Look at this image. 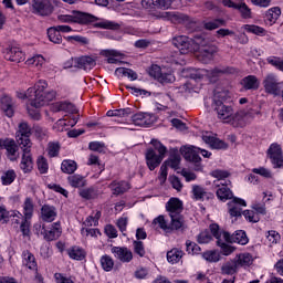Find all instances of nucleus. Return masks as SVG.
I'll list each match as a JSON object with an SVG mask.
<instances>
[{
  "label": "nucleus",
  "instance_id": "nucleus-59",
  "mask_svg": "<svg viewBox=\"0 0 283 283\" xmlns=\"http://www.w3.org/2000/svg\"><path fill=\"white\" fill-rule=\"evenodd\" d=\"M36 166L40 174H48L50 169V165L48 164V159L43 156H39L36 159Z\"/></svg>",
  "mask_w": 283,
  "mask_h": 283
},
{
  "label": "nucleus",
  "instance_id": "nucleus-64",
  "mask_svg": "<svg viewBox=\"0 0 283 283\" xmlns=\"http://www.w3.org/2000/svg\"><path fill=\"white\" fill-rule=\"evenodd\" d=\"M242 216L248 222H252L253 224L258 223L260 220V216H258L253 210H244Z\"/></svg>",
  "mask_w": 283,
  "mask_h": 283
},
{
  "label": "nucleus",
  "instance_id": "nucleus-5",
  "mask_svg": "<svg viewBox=\"0 0 283 283\" xmlns=\"http://www.w3.org/2000/svg\"><path fill=\"white\" fill-rule=\"evenodd\" d=\"M30 136H32V128L30 125L25 122L20 123L15 133V140L19 147H32Z\"/></svg>",
  "mask_w": 283,
  "mask_h": 283
},
{
  "label": "nucleus",
  "instance_id": "nucleus-4",
  "mask_svg": "<svg viewBox=\"0 0 283 283\" xmlns=\"http://www.w3.org/2000/svg\"><path fill=\"white\" fill-rule=\"evenodd\" d=\"M195 43L199 45V59L202 63L213 61V56L218 53V46H216V44L210 43L207 38H197Z\"/></svg>",
  "mask_w": 283,
  "mask_h": 283
},
{
  "label": "nucleus",
  "instance_id": "nucleus-33",
  "mask_svg": "<svg viewBox=\"0 0 283 283\" xmlns=\"http://www.w3.org/2000/svg\"><path fill=\"white\" fill-rule=\"evenodd\" d=\"M205 143L211 147V149H228L229 144L224 140L213 137V136H203Z\"/></svg>",
  "mask_w": 283,
  "mask_h": 283
},
{
  "label": "nucleus",
  "instance_id": "nucleus-10",
  "mask_svg": "<svg viewBox=\"0 0 283 283\" xmlns=\"http://www.w3.org/2000/svg\"><path fill=\"white\" fill-rule=\"evenodd\" d=\"M22 157L20 161V169L23 174H32L34 169V159L32 158V146H21Z\"/></svg>",
  "mask_w": 283,
  "mask_h": 283
},
{
  "label": "nucleus",
  "instance_id": "nucleus-22",
  "mask_svg": "<svg viewBox=\"0 0 283 283\" xmlns=\"http://www.w3.org/2000/svg\"><path fill=\"white\" fill-rule=\"evenodd\" d=\"M133 125L137 127H149L154 124L149 113H137L132 116Z\"/></svg>",
  "mask_w": 283,
  "mask_h": 283
},
{
  "label": "nucleus",
  "instance_id": "nucleus-12",
  "mask_svg": "<svg viewBox=\"0 0 283 283\" xmlns=\"http://www.w3.org/2000/svg\"><path fill=\"white\" fill-rule=\"evenodd\" d=\"M150 76L156 78L158 83H161V85H167L169 83L176 82V76L174 73H163V70L158 65H153L149 71Z\"/></svg>",
  "mask_w": 283,
  "mask_h": 283
},
{
  "label": "nucleus",
  "instance_id": "nucleus-35",
  "mask_svg": "<svg viewBox=\"0 0 283 283\" xmlns=\"http://www.w3.org/2000/svg\"><path fill=\"white\" fill-rule=\"evenodd\" d=\"M22 213H23V219L24 220H32V216H34V201L32 198L27 197L24 199V202L22 205Z\"/></svg>",
  "mask_w": 283,
  "mask_h": 283
},
{
  "label": "nucleus",
  "instance_id": "nucleus-37",
  "mask_svg": "<svg viewBox=\"0 0 283 283\" xmlns=\"http://www.w3.org/2000/svg\"><path fill=\"white\" fill-rule=\"evenodd\" d=\"M154 224H158V227L161 228L163 231H166V233H170V231H176V228H174L172 226V219H170L169 224L167 223V219H165V216L163 214L154 219Z\"/></svg>",
  "mask_w": 283,
  "mask_h": 283
},
{
  "label": "nucleus",
  "instance_id": "nucleus-38",
  "mask_svg": "<svg viewBox=\"0 0 283 283\" xmlns=\"http://www.w3.org/2000/svg\"><path fill=\"white\" fill-rule=\"evenodd\" d=\"M67 182L74 189H81L82 187H85V185H87V180H85V177H83L82 175L69 176L67 177Z\"/></svg>",
  "mask_w": 283,
  "mask_h": 283
},
{
  "label": "nucleus",
  "instance_id": "nucleus-20",
  "mask_svg": "<svg viewBox=\"0 0 283 283\" xmlns=\"http://www.w3.org/2000/svg\"><path fill=\"white\" fill-rule=\"evenodd\" d=\"M73 63L75 65V67H78L80 70H94V67H96V60L92 56H81V57H75L73 60Z\"/></svg>",
  "mask_w": 283,
  "mask_h": 283
},
{
  "label": "nucleus",
  "instance_id": "nucleus-40",
  "mask_svg": "<svg viewBox=\"0 0 283 283\" xmlns=\"http://www.w3.org/2000/svg\"><path fill=\"white\" fill-rule=\"evenodd\" d=\"M0 180L3 187H9V185H12V182L17 180V171H14V169L6 170L2 172Z\"/></svg>",
  "mask_w": 283,
  "mask_h": 283
},
{
  "label": "nucleus",
  "instance_id": "nucleus-60",
  "mask_svg": "<svg viewBox=\"0 0 283 283\" xmlns=\"http://www.w3.org/2000/svg\"><path fill=\"white\" fill-rule=\"evenodd\" d=\"M202 258L207 262H220V253L216 250L203 252Z\"/></svg>",
  "mask_w": 283,
  "mask_h": 283
},
{
  "label": "nucleus",
  "instance_id": "nucleus-23",
  "mask_svg": "<svg viewBox=\"0 0 283 283\" xmlns=\"http://www.w3.org/2000/svg\"><path fill=\"white\" fill-rule=\"evenodd\" d=\"M4 59L13 63H21V61L25 60L23 51L17 46L7 49L4 53Z\"/></svg>",
  "mask_w": 283,
  "mask_h": 283
},
{
  "label": "nucleus",
  "instance_id": "nucleus-55",
  "mask_svg": "<svg viewBox=\"0 0 283 283\" xmlns=\"http://www.w3.org/2000/svg\"><path fill=\"white\" fill-rule=\"evenodd\" d=\"M80 196L84 198V200H94L98 198V191L94 188H86L80 192Z\"/></svg>",
  "mask_w": 283,
  "mask_h": 283
},
{
  "label": "nucleus",
  "instance_id": "nucleus-56",
  "mask_svg": "<svg viewBox=\"0 0 283 283\" xmlns=\"http://www.w3.org/2000/svg\"><path fill=\"white\" fill-rule=\"evenodd\" d=\"M226 21L223 19H214L212 21L203 22L205 30H218L221 25H224Z\"/></svg>",
  "mask_w": 283,
  "mask_h": 283
},
{
  "label": "nucleus",
  "instance_id": "nucleus-36",
  "mask_svg": "<svg viewBox=\"0 0 283 283\" xmlns=\"http://www.w3.org/2000/svg\"><path fill=\"white\" fill-rule=\"evenodd\" d=\"M109 188L113 191L114 196H120V193H125L129 189V182L127 181H113L109 185Z\"/></svg>",
  "mask_w": 283,
  "mask_h": 283
},
{
  "label": "nucleus",
  "instance_id": "nucleus-61",
  "mask_svg": "<svg viewBox=\"0 0 283 283\" xmlns=\"http://www.w3.org/2000/svg\"><path fill=\"white\" fill-rule=\"evenodd\" d=\"M103 54L106 56L107 59V63L111 64H117L118 63V59H116V56H120V53L116 50H105L103 52Z\"/></svg>",
  "mask_w": 283,
  "mask_h": 283
},
{
  "label": "nucleus",
  "instance_id": "nucleus-16",
  "mask_svg": "<svg viewBox=\"0 0 283 283\" xmlns=\"http://www.w3.org/2000/svg\"><path fill=\"white\" fill-rule=\"evenodd\" d=\"M146 165L150 171H154L157 167H160V163L165 159L160 155L156 154L154 148H148L145 154Z\"/></svg>",
  "mask_w": 283,
  "mask_h": 283
},
{
  "label": "nucleus",
  "instance_id": "nucleus-27",
  "mask_svg": "<svg viewBox=\"0 0 283 283\" xmlns=\"http://www.w3.org/2000/svg\"><path fill=\"white\" fill-rule=\"evenodd\" d=\"M281 15L282 9H280V7H273L265 12L264 21L266 25H275Z\"/></svg>",
  "mask_w": 283,
  "mask_h": 283
},
{
  "label": "nucleus",
  "instance_id": "nucleus-32",
  "mask_svg": "<svg viewBox=\"0 0 283 283\" xmlns=\"http://www.w3.org/2000/svg\"><path fill=\"white\" fill-rule=\"evenodd\" d=\"M234 262L239 269H247L253 264V255L249 252L240 253L235 256Z\"/></svg>",
  "mask_w": 283,
  "mask_h": 283
},
{
  "label": "nucleus",
  "instance_id": "nucleus-52",
  "mask_svg": "<svg viewBox=\"0 0 283 283\" xmlns=\"http://www.w3.org/2000/svg\"><path fill=\"white\" fill-rule=\"evenodd\" d=\"M150 145H153L154 151H158L157 156H160L161 158H165V155L167 154V148L163 143L158 139H151Z\"/></svg>",
  "mask_w": 283,
  "mask_h": 283
},
{
  "label": "nucleus",
  "instance_id": "nucleus-41",
  "mask_svg": "<svg viewBox=\"0 0 283 283\" xmlns=\"http://www.w3.org/2000/svg\"><path fill=\"white\" fill-rule=\"evenodd\" d=\"M182 255H185V252L175 248L167 252V260L170 264H178L182 260Z\"/></svg>",
  "mask_w": 283,
  "mask_h": 283
},
{
  "label": "nucleus",
  "instance_id": "nucleus-18",
  "mask_svg": "<svg viewBox=\"0 0 283 283\" xmlns=\"http://www.w3.org/2000/svg\"><path fill=\"white\" fill-rule=\"evenodd\" d=\"M112 253L114 256L123 263H129L134 260V253L128 248L113 247Z\"/></svg>",
  "mask_w": 283,
  "mask_h": 283
},
{
  "label": "nucleus",
  "instance_id": "nucleus-62",
  "mask_svg": "<svg viewBox=\"0 0 283 283\" xmlns=\"http://www.w3.org/2000/svg\"><path fill=\"white\" fill-rule=\"evenodd\" d=\"M217 247L221 249L222 255H226V256L231 255V253L235 251V249L232 245L226 243L222 240L217 241Z\"/></svg>",
  "mask_w": 283,
  "mask_h": 283
},
{
  "label": "nucleus",
  "instance_id": "nucleus-13",
  "mask_svg": "<svg viewBox=\"0 0 283 283\" xmlns=\"http://www.w3.org/2000/svg\"><path fill=\"white\" fill-rule=\"evenodd\" d=\"M242 207H247V201L244 199L234 197L230 202H228V212L231 218H242Z\"/></svg>",
  "mask_w": 283,
  "mask_h": 283
},
{
  "label": "nucleus",
  "instance_id": "nucleus-58",
  "mask_svg": "<svg viewBox=\"0 0 283 283\" xmlns=\"http://www.w3.org/2000/svg\"><path fill=\"white\" fill-rule=\"evenodd\" d=\"M28 65H34L38 70H41L45 64V57L43 55H34L27 61Z\"/></svg>",
  "mask_w": 283,
  "mask_h": 283
},
{
  "label": "nucleus",
  "instance_id": "nucleus-26",
  "mask_svg": "<svg viewBox=\"0 0 283 283\" xmlns=\"http://www.w3.org/2000/svg\"><path fill=\"white\" fill-rule=\"evenodd\" d=\"M96 17L84 13L81 11H73V23H80L81 25H87V23H94Z\"/></svg>",
  "mask_w": 283,
  "mask_h": 283
},
{
  "label": "nucleus",
  "instance_id": "nucleus-11",
  "mask_svg": "<svg viewBox=\"0 0 283 283\" xmlns=\"http://www.w3.org/2000/svg\"><path fill=\"white\" fill-rule=\"evenodd\" d=\"M222 240H224V242H229L230 244H240L241 247L249 244V237L244 230H237L233 232V234L223 232Z\"/></svg>",
  "mask_w": 283,
  "mask_h": 283
},
{
  "label": "nucleus",
  "instance_id": "nucleus-24",
  "mask_svg": "<svg viewBox=\"0 0 283 283\" xmlns=\"http://www.w3.org/2000/svg\"><path fill=\"white\" fill-rule=\"evenodd\" d=\"M1 109L8 116V118H12L14 116V102L10 95H3L0 99Z\"/></svg>",
  "mask_w": 283,
  "mask_h": 283
},
{
  "label": "nucleus",
  "instance_id": "nucleus-45",
  "mask_svg": "<svg viewBox=\"0 0 283 283\" xmlns=\"http://www.w3.org/2000/svg\"><path fill=\"white\" fill-rule=\"evenodd\" d=\"M99 264L103 271H105L106 273H109V271L114 270V259L108 254H104L101 256Z\"/></svg>",
  "mask_w": 283,
  "mask_h": 283
},
{
  "label": "nucleus",
  "instance_id": "nucleus-31",
  "mask_svg": "<svg viewBox=\"0 0 283 283\" xmlns=\"http://www.w3.org/2000/svg\"><path fill=\"white\" fill-rule=\"evenodd\" d=\"M244 111L237 112L235 114L232 113V115L228 118L226 123H229L232 125V127H245L247 120H245Z\"/></svg>",
  "mask_w": 283,
  "mask_h": 283
},
{
  "label": "nucleus",
  "instance_id": "nucleus-9",
  "mask_svg": "<svg viewBox=\"0 0 283 283\" xmlns=\"http://www.w3.org/2000/svg\"><path fill=\"white\" fill-rule=\"evenodd\" d=\"M266 154L274 169H283V150L280 144L277 143L271 144Z\"/></svg>",
  "mask_w": 283,
  "mask_h": 283
},
{
  "label": "nucleus",
  "instance_id": "nucleus-46",
  "mask_svg": "<svg viewBox=\"0 0 283 283\" xmlns=\"http://www.w3.org/2000/svg\"><path fill=\"white\" fill-rule=\"evenodd\" d=\"M180 160H181L180 154L175 153L170 155V157L164 163V165L167 167H170V169H175L176 171L180 169Z\"/></svg>",
  "mask_w": 283,
  "mask_h": 283
},
{
  "label": "nucleus",
  "instance_id": "nucleus-2",
  "mask_svg": "<svg viewBox=\"0 0 283 283\" xmlns=\"http://www.w3.org/2000/svg\"><path fill=\"white\" fill-rule=\"evenodd\" d=\"M166 211L172 220V227L176 231L185 230V216H182V211H185V206L182 200L179 198L172 197L166 202Z\"/></svg>",
  "mask_w": 283,
  "mask_h": 283
},
{
  "label": "nucleus",
  "instance_id": "nucleus-30",
  "mask_svg": "<svg viewBox=\"0 0 283 283\" xmlns=\"http://www.w3.org/2000/svg\"><path fill=\"white\" fill-rule=\"evenodd\" d=\"M67 255L71 260H76L77 262H83L85 258H87V252H85V249L73 245L67 249Z\"/></svg>",
  "mask_w": 283,
  "mask_h": 283
},
{
  "label": "nucleus",
  "instance_id": "nucleus-15",
  "mask_svg": "<svg viewBox=\"0 0 283 283\" xmlns=\"http://www.w3.org/2000/svg\"><path fill=\"white\" fill-rule=\"evenodd\" d=\"M4 149L7 154V158L11 163H17L20 158V153H19V145L14 139L7 138L4 139Z\"/></svg>",
  "mask_w": 283,
  "mask_h": 283
},
{
  "label": "nucleus",
  "instance_id": "nucleus-47",
  "mask_svg": "<svg viewBox=\"0 0 283 283\" xmlns=\"http://www.w3.org/2000/svg\"><path fill=\"white\" fill-rule=\"evenodd\" d=\"M48 38L51 41V43H55L57 45H61V43H63V36L56 30L55 27H51L48 29Z\"/></svg>",
  "mask_w": 283,
  "mask_h": 283
},
{
  "label": "nucleus",
  "instance_id": "nucleus-63",
  "mask_svg": "<svg viewBox=\"0 0 283 283\" xmlns=\"http://www.w3.org/2000/svg\"><path fill=\"white\" fill-rule=\"evenodd\" d=\"M133 249L136 255H138L139 258H145L146 251H145V243H143V241H134Z\"/></svg>",
  "mask_w": 283,
  "mask_h": 283
},
{
  "label": "nucleus",
  "instance_id": "nucleus-39",
  "mask_svg": "<svg viewBox=\"0 0 283 283\" xmlns=\"http://www.w3.org/2000/svg\"><path fill=\"white\" fill-rule=\"evenodd\" d=\"M235 10L241 14V19H253V12L251 11V8L247 6V2L243 0H240L237 4Z\"/></svg>",
  "mask_w": 283,
  "mask_h": 283
},
{
  "label": "nucleus",
  "instance_id": "nucleus-34",
  "mask_svg": "<svg viewBox=\"0 0 283 283\" xmlns=\"http://www.w3.org/2000/svg\"><path fill=\"white\" fill-rule=\"evenodd\" d=\"M176 0H144L143 6H154L158 10H169Z\"/></svg>",
  "mask_w": 283,
  "mask_h": 283
},
{
  "label": "nucleus",
  "instance_id": "nucleus-21",
  "mask_svg": "<svg viewBox=\"0 0 283 283\" xmlns=\"http://www.w3.org/2000/svg\"><path fill=\"white\" fill-rule=\"evenodd\" d=\"M62 233L63 228H61V222H54L46 229L44 240H46V242H53V240H59Z\"/></svg>",
  "mask_w": 283,
  "mask_h": 283
},
{
  "label": "nucleus",
  "instance_id": "nucleus-6",
  "mask_svg": "<svg viewBox=\"0 0 283 283\" xmlns=\"http://www.w3.org/2000/svg\"><path fill=\"white\" fill-rule=\"evenodd\" d=\"M197 149H198V151L196 149H193L192 147L182 146L180 148V151H181L184 158H186L189 163H196L197 165H199V163H201V160H202L199 153L201 154V156H203V158H211V151L200 149V148H197Z\"/></svg>",
  "mask_w": 283,
  "mask_h": 283
},
{
  "label": "nucleus",
  "instance_id": "nucleus-7",
  "mask_svg": "<svg viewBox=\"0 0 283 283\" xmlns=\"http://www.w3.org/2000/svg\"><path fill=\"white\" fill-rule=\"evenodd\" d=\"M31 12L38 17H50L54 12V6L50 0H32Z\"/></svg>",
  "mask_w": 283,
  "mask_h": 283
},
{
  "label": "nucleus",
  "instance_id": "nucleus-50",
  "mask_svg": "<svg viewBox=\"0 0 283 283\" xmlns=\"http://www.w3.org/2000/svg\"><path fill=\"white\" fill-rule=\"evenodd\" d=\"M229 72L228 70H221L219 67H216L213 70H207L206 78L210 81V83H216L218 81V77L221 74H227Z\"/></svg>",
  "mask_w": 283,
  "mask_h": 283
},
{
  "label": "nucleus",
  "instance_id": "nucleus-8",
  "mask_svg": "<svg viewBox=\"0 0 283 283\" xmlns=\"http://www.w3.org/2000/svg\"><path fill=\"white\" fill-rule=\"evenodd\" d=\"M282 82L277 81V75L270 73L265 76L263 81V87L266 94H272L273 96H280L282 94Z\"/></svg>",
  "mask_w": 283,
  "mask_h": 283
},
{
  "label": "nucleus",
  "instance_id": "nucleus-48",
  "mask_svg": "<svg viewBox=\"0 0 283 283\" xmlns=\"http://www.w3.org/2000/svg\"><path fill=\"white\" fill-rule=\"evenodd\" d=\"M115 74L117 76H126V78H130V81H136V78H138V74H136L134 70L127 67H117Z\"/></svg>",
  "mask_w": 283,
  "mask_h": 283
},
{
  "label": "nucleus",
  "instance_id": "nucleus-57",
  "mask_svg": "<svg viewBox=\"0 0 283 283\" xmlns=\"http://www.w3.org/2000/svg\"><path fill=\"white\" fill-rule=\"evenodd\" d=\"M213 240V237L211 235V232L209 230L201 231L197 235V242L199 244H209Z\"/></svg>",
  "mask_w": 283,
  "mask_h": 283
},
{
  "label": "nucleus",
  "instance_id": "nucleus-17",
  "mask_svg": "<svg viewBox=\"0 0 283 283\" xmlns=\"http://www.w3.org/2000/svg\"><path fill=\"white\" fill-rule=\"evenodd\" d=\"M59 212L54 206L45 203L40 209V220H42V222H54Z\"/></svg>",
  "mask_w": 283,
  "mask_h": 283
},
{
  "label": "nucleus",
  "instance_id": "nucleus-14",
  "mask_svg": "<svg viewBox=\"0 0 283 283\" xmlns=\"http://www.w3.org/2000/svg\"><path fill=\"white\" fill-rule=\"evenodd\" d=\"M172 45L177 48L181 54H187L193 46V40L187 35H177L172 38Z\"/></svg>",
  "mask_w": 283,
  "mask_h": 283
},
{
  "label": "nucleus",
  "instance_id": "nucleus-42",
  "mask_svg": "<svg viewBox=\"0 0 283 283\" xmlns=\"http://www.w3.org/2000/svg\"><path fill=\"white\" fill-rule=\"evenodd\" d=\"M78 169V164L72 159H64L61 164V170L63 174L72 175Z\"/></svg>",
  "mask_w": 283,
  "mask_h": 283
},
{
  "label": "nucleus",
  "instance_id": "nucleus-51",
  "mask_svg": "<svg viewBox=\"0 0 283 283\" xmlns=\"http://www.w3.org/2000/svg\"><path fill=\"white\" fill-rule=\"evenodd\" d=\"M243 28L250 34H256V36H264V34H266V30L264 28L255 24H245Z\"/></svg>",
  "mask_w": 283,
  "mask_h": 283
},
{
  "label": "nucleus",
  "instance_id": "nucleus-25",
  "mask_svg": "<svg viewBox=\"0 0 283 283\" xmlns=\"http://www.w3.org/2000/svg\"><path fill=\"white\" fill-rule=\"evenodd\" d=\"M241 85L245 92L260 90V80L255 75H248L241 80Z\"/></svg>",
  "mask_w": 283,
  "mask_h": 283
},
{
  "label": "nucleus",
  "instance_id": "nucleus-28",
  "mask_svg": "<svg viewBox=\"0 0 283 283\" xmlns=\"http://www.w3.org/2000/svg\"><path fill=\"white\" fill-rule=\"evenodd\" d=\"M22 266H25L30 271H36V258L29 250L22 252Z\"/></svg>",
  "mask_w": 283,
  "mask_h": 283
},
{
  "label": "nucleus",
  "instance_id": "nucleus-53",
  "mask_svg": "<svg viewBox=\"0 0 283 283\" xmlns=\"http://www.w3.org/2000/svg\"><path fill=\"white\" fill-rule=\"evenodd\" d=\"M186 251H187V253H189V255H200L202 249L196 242L187 240L186 241Z\"/></svg>",
  "mask_w": 283,
  "mask_h": 283
},
{
  "label": "nucleus",
  "instance_id": "nucleus-1",
  "mask_svg": "<svg viewBox=\"0 0 283 283\" xmlns=\"http://www.w3.org/2000/svg\"><path fill=\"white\" fill-rule=\"evenodd\" d=\"M45 90H48V81L40 80L34 84V86L29 87L27 92H17V96L22 101L28 98L31 107L39 109V107H43L56 98L55 91L52 90L45 92Z\"/></svg>",
  "mask_w": 283,
  "mask_h": 283
},
{
  "label": "nucleus",
  "instance_id": "nucleus-54",
  "mask_svg": "<svg viewBox=\"0 0 283 283\" xmlns=\"http://www.w3.org/2000/svg\"><path fill=\"white\" fill-rule=\"evenodd\" d=\"M101 211H97L95 214L88 216L83 222L84 227H98V220H101Z\"/></svg>",
  "mask_w": 283,
  "mask_h": 283
},
{
  "label": "nucleus",
  "instance_id": "nucleus-49",
  "mask_svg": "<svg viewBox=\"0 0 283 283\" xmlns=\"http://www.w3.org/2000/svg\"><path fill=\"white\" fill-rule=\"evenodd\" d=\"M265 61H266L268 65H271L279 72H283V59L282 57L275 56V55H270L265 59Z\"/></svg>",
  "mask_w": 283,
  "mask_h": 283
},
{
  "label": "nucleus",
  "instance_id": "nucleus-19",
  "mask_svg": "<svg viewBox=\"0 0 283 283\" xmlns=\"http://www.w3.org/2000/svg\"><path fill=\"white\" fill-rule=\"evenodd\" d=\"M230 185H231V180H227L224 182L221 181L217 184V187H220L217 190V197L222 202H227V200L233 199V192L231 191V189H229Z\"/></svg>",
  "mask_w": 283,
  "mask_h": 283
},
{
  "label": "nucleus",
  "instance_id": "nucleus-44",
  "mask_svg": "<svg viewBox=\"0 0 283 283\" xmlns=\"http://www.w3.org/2000/svg\"><path fill=\"white\" fill-rule=\"evenodd\" d=\"M192 196L195 200H209L211 193L207 192L202 186H192Z\"/></svg>",
  "mask_w": 283,
  "mask_h": 283
},
{
  "label": "nucleus",
  "instance_id": "nucleus-43",
  "mask_svg": "<svg viewBox=\"0 0 283 283\" xmlns=\"http://www.w3.org/2000/svg\"><path fill=\"white\" fill-rule=\"evenodd\" d=\"M238 263H235V260L229 261L227 263H224L221 266V273L222 275H235V273H238Z\"/></svg>",
  "mask_w": 283,
  "mask_h": 283
},
{
  "label": "nucleus",
  "instance_id": "nucleus-3",
  "mask_svg": "<svg viewBox=\"0 0 283 283\" xmlns=\"http://www.w3.org/2000/svg\"><path fill=\"white\" fill-rule=\"evenodd\" d=\"M229 101V92L216 91L213 95L212 107L217 113V116L223 123L229 120L230 116H233V107L224 105Z\"/></svg>",
  "mask_w": 283,
  "mask_h": 283
},
{
  "label": "nucleus",
  "instance_id": "nucleus-29",
  "mask_svg": "<svg viewBox=\"0 0 283 283\" xmlns=\"http://www.w3.org/2000/svg\"><path fill=\"white\" fill-rule=\"evenodd\" d=\"M51 112H54L55 114L59 112H66L67 114H74L76 112V107L74 104L70 102H55L51 106Z\"/></svg>",
  "mask_w": 283,
  "mask_h": 283
}]
</instances>
